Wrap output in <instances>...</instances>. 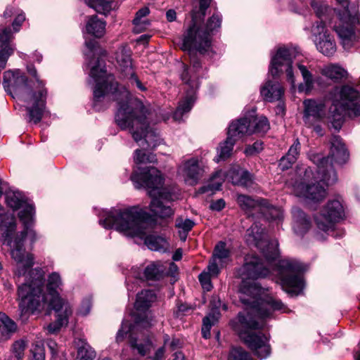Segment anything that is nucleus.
Instances as JSON below:
<instances>
[{
  "label": "nucleus",
  "mask_w": 360,
  "mask_h": 360,
  "mask_svg": "<svg viewBox=\"0 0 360 360\" xmlns=\"http://www.w3.org/2000/svg\"><path fill=\"white\" fill-rule=\"evenodd\" d=\"M240 300L246 306L247 311L238 314L234 330L255 355L266 358L271 352L269 338L251 330L264 328V319L271 317L274 311H286L285 307L281 300L264 295L263 289L257 283L242 288Z\"/></svg>",
  "instance_id": "nucleus-1"
},
{
  "label": "nucleus",
  "mask_w": 360,
  "mask_h": 360,
  "mask_svg": "<svg viewBox=\"0 0 360 360\" xmlns=\"http://www.w3.org/2000/svg\"><path fill=\"white\" fill-rule=\"evenodd\" d=\"M278 246V242L274 240L269 243L264 250L267 265L257 256H247L244 264L238 270L237 276L243 280L257 279L265 278L272 273L278 277L282 288L286 292L301 290L304 284L301 274L304 270L303 265L294 259H283L274 265L273 262L279 256Z\"/></svg>",
  "instance_id": "nucleus-2"
},
{
  "label": "nucleus",
  "mask_w": 360,
  "mask_h": 360,
  "mask_svg": "<svg viewBox=\"0 0 360 360\" xmlns=\"http://www.w3.org/2000/svg\"><path fill=\"white\" fill-rule=\"evenodd\" d=\"M94 108L101 110L107 108L112 101L117 103L115 115L116 124L121 129H129L135 141L141 139L139 133L147 127L148 107L139 98L134 97L130 91H94Z\"/></svg>",
  "instance_id": "nucleus-3"
},
{
  "label": "nucleus",
  "mask_w": 360,
  "mask_h": 360,
  "mask_svg": "<svg viewBox=\"0 0 360 360\" xmlns=\"http://www.w3.org/2000/svg\"><path fill=\"white\" fill-rule=\"evenodd\" d=\"M136 188H146L152 198L150 210L160 218H169L174 210L167 203L174 200V192L162 187L164 178L161 172L154 167H138L130 177Z\"/></svg>",
  "instance_id": "nucleus-4"
},
{
  "label": "nucleus",
  "mask_w": 360,
  "mask_h": 360,
  "mask_svg": "<svg viewBox=\"0 0 360 360\" xmlns=\"http://www.w3.org/2000/svg\"><path fill=\"white\" fill-rule=\"evenodd\" d=\"M211 0H200L199 11H192V25L190 26L183 41V49L191 55L194 51L203 54L211 50L210 34L221 27V18L214 13L205 25V30L198 26V23L205 17Z\"/></svg>",
  "instance_id": "nucleus-5"
},
{
  "label": "nucleus",
  "mask_w": 360,
  "mask_h": 360,
  "mask_svg": "<svg viewBox=\"0 0 360 360\" xmlns=\"http://www.w3.org/2000/svg\"><path fill=\"white\" fill-rule=\"evenodd\" d=\"M150 218L147 212L134 206L122 210L113 209L104 212L99 223L105 229L115 227L124 235L133 237L145 233L146 224Z\"/></svg>",
  "instance_id": "nucleus-6"
},
{
  "label": "nucleus",
  "mask_w": 360,
  "mask_h": 360,
  "mask_svg": "<svg viewBox=\"0 0 360 360\" xmlns=\"http://www.w3.org/2000/svg\"><path fill=\"white\" fill-rule=\"evenodd\" d=\"M329 108L332 126L339 130L345 118L360 116L359 91H329Z\"/></svg>",
  "instance_id": "nucleus-7"
},
{
  "label": "nucleus",
  "mask_w": 360,
  "mask_h": 360,
  "mask_svg": "<svg viewBox=\"0 0 360 360\" xmlns=\"http://www.w3.org/2000/svg\"><path fill=\"white\" fill-rule=\"evenodd\" d=\"M44 277L41 269H32L27 281L19 286V306L25 312L34 313L43 307L47 298L42 294Z\"/></svg>",
  "instance_id": "nucleus-8"
},
{
  "label": "nucleus",
  "mask_w": 360,
  "mask_h": 360,
  "mask_svg": "<svg viewBox=\"0 0 360 360\" xmlns=\"http://www.w3.org/2000/svg\"><path fill=\"white\" fill-rule=\"evenodd\" d=\"M330 154L328 157H323L321 154L310 155V160L318 168V173H321V179L328 184H333L338 181L337 173L332 161L342 165L345 163L349 158L347 150L340 136H333L330 139Z\"/></svg>",
  "instance_id": "nucleus-9"
},
{
  "label": "nucleus",
  "mask_w": 360,
  "mask_h": 360,
  "mask_svg": "<svg viewBox=\"0 0 360 360\" xmlns=\"http://www.w3.org/2000/svg\"><path fill=\"white\" fill-rule=\"evenodd\" d=\"M86 46L89 49L86 55L90 58L88 62L90 69L89 84L94 90H118V83L114 75L107 73L105 61L101 58H95L96 53H104L100 49L98 51V42L91 39L86 41Z\"/></svg>",
  "instance_id": "nucleus-10"
},
{
  "label": "nucleus",
  "mask_w": 360,
  "mask_h": 360,
  "mask_svg": "<svg viewBox=\"0 0 360 360\" xmlns=\"http://www.w3.org/2000/svg\"><path fill=\"white\" fill-rule=\"evenodd\" d=\"M298 172L301 179L294 184L297 195L313 201H320L326 196V191L319 182L322 181L328 186L330 184L321 179V173H318L317 167L316 174L309 167L300 169Z\"/></svg>",
  "instance_id": "nucleus-11"
},
{
  "label": "nucleus",
  "mask_w": 360,
  "mask_h": 360,
  "mask_svg": "<svg viewBox=\"0 0 360 360\" xmlns=\"http://www.w3.org/2000/svg\"><path fill=\"white\" fill-rule=\"evenodd\" d=\"M46 91H9V95L20 104L22 103L27 111L29 121L39 123L48 112L46 109Z\"/></svg>",
  "instance_id": "nucleus-12"
},
{
  "label": "nucleus",
  "mask_w": 360,
  "mask_h": 360,
  "mask_svg": "<svg viewBox=\"0 0 360 360\" xmlns=\"http://www.w3.org/2000/svg\"><path fill=\"white\" fill-rule=\"evenodd\" d=\"M225 176L231 180L233 184L244 188L250 187L253 183L252 175L249 172L238 167H233L227 173L221 170L217 172L211 177L210 182L207 185L199 188L198 193H205L210 192L214 193L215 191L220 190Z\"/></svg>",
  "instance_id": "nucleus-13"
},
{
  "label": "nucleus",
  "mask_w": 360,
  "mask_h": 360,
  "mask_svg": "<svg viewBox=\"0 0 360 360\" xmlns=\"http://www.w3.org/2000/svg\"><path fill=\"white\" fill-rule=\"evenodd\" d=\"M150 120L151 112L148 110L147 114V127L143 130V132L142 130L139 129V133L143 134L141 139L138 142L136 141L140 146L143 147V149H137L134 152V160L136 165L154 163L157 161L156 155L153 153L146 152L145 148L146 146V148L153 149L161 142L159 134L150 127L152 122Z\"/></svg>",
  "instance_id": "nucleus-14"
},
{
  "label": "nucleus",
  "mask_w": 360,
  "mask_h": 360,
  "mask_svg": "<svg viewBox=\"0 0 360 360\" xmlns=\"http://www.w3.org/2000/svg\"><path fill=\"white\" fill-rule=\"evenodd\" d=\"M296 54L297 51L294 48L281 47L272 58L269 68V72L274 77H278L285 72L287 80L291 84L293 89L295 85L292 64L296 58Z\"/></svg>",
  "instance_id": "nucleus-15"
},
{
  "label": "nucleus",
  "mask_w": 360,
  "mask_h": 360,
  "mask_svg": "<svg viewBox=\"0 0 360 360\" xmlns=\"http://www.w3.org/2000/svg\"><path fill=\"white\" fill-rule=\"evenodd\" d=\"M344 209L338 200H330L314 217L318 228L324 232L334 233V225L344 217Z\"/></svg>",
  "instance_id": "nucleus-16"
},
{
  "label": "nucleus",
  "mask_w": 360,
  "mask_h": 360,
  "mask_svg": "<svg viewBox=\"0 0 360 360\" xmlns=\"http://www.w3.org/2000/svg\"><path fill=\"white\" fill-rule=\"evenodd\" d=\"M118 68L123 75L129 79V86L131 88H138L140 90H146L140 80L135 75L131 61V51L128 46H122L118 49L115 56Z\"/></svg>",
  "instance_id": "nucleus-17"
},
{
  "label": "nucleus",
  "mask_w": 360,
  "mask_h": 360,
  "mask_svg": "<svg viewBox=\"0 0 360 360\" xmlns=\"http://www.w3.org/2000/svg\"><path fill=\"white\" fill-rule=\"evenodd\" d=\"M236 129L242 136L250 135L252 134H265L270 129V124L266 117H257L254 115L245 116L233 122Z\"/></svg>",
  "instance_id": "nucleus-18"
},
{
  "label": "nucleus",
  "mask_w": 360,
  "mask_h": 360,
  "mask_svg": "<svg viewBox=\"0 0 360 360\" xmlns=\"http://www.w3.org/2000/svg\"><path fill=\"white\" fill-rule=\"evenodd\" d=\"M339 20V24L335 25L334 30L340 39L343 48L349 49L356 41V35L353 28L356 18L347 10L344 12L343 15H340Z\"/></svg>",
  "instance_id": "nucleus-19"
},
{
  "label": "nucleus",
  "mask_w": 360,
  "mask_h": 360,
  "mask_svg": "<svg viewBox=\"0 0 360 360\" xmlns=\"http://www.w3.org/2000/svg\"><path fill=\"white\" fill-rule=\"evenodd\" d=\"M49 306L55 310L56 315V321L51 323L47 326V330L49 333H55L58 332L60 328L68 323V318L72 314V309L70 304L65 302L62 299L58 297L53 299L49 302Z\"/></svg>",
  "instance_id": "nucleus-20"
},
{
  "label": "nucleus",
  "mask_w": 360,
  "mask_h": 360,
  "mask_svg": "<svg viewBox=\"0 0 360 360\" xmlns=\"http://www.w3.org/2000/svg\"><path fill=\"white\" fill-rule=\"evenodd\" d=\"M304 110L303 120L306 125L311 127L325 115L326 104L314 100H305L303 103Z\"/></svg>",
  "instance_id": "nucleus-21"
},
{
  "label": "nucleus",
  "mask_w": 360,
  "mask_h": 360,
  "mask_svg": "<svg viewBox=\"0 0 360 360\" xmlns=\"http://www.w3.org/2000/svg\"><path fill=\"white\" fill-rule=\"evenodd\" d=\"M241 138L242 136L236 129V124L231 122L228 129L226 141L219 146V158L222 160L228 158L231 154L236 142Z\"/></svg>",
  "instance_id": "nucleus-22"
},
{
  "label": "nucleus",
  "mask_w": 360,
  "mask_h": 360,
  "mask_svg": "<svg viewBox=\"0 0 360 360\" xmlns=\"http://www.w3.org/2000/svg\"><path fill=\"white\" fill-rule=\"evenodd\" d=\"M203 169L198 165L196 159L192 158L186 161L183 166V175L185 181L189 185H195L201 178Z\"/></svg>",
  "instance_id": "nucleus-23"
},
{
  "label": "nucleus",
  "mask_w": 360,
  "mask_h": 360,
  "mask_svg": "<svg viewBox=\"0 0 360 360\" xmlns=\"http://www.w3.org/2000/svg\"><path fill=\"white\" fill-rule=\"evenodd\" d=\"M26 76L18 69L9 70L4 73L3 85L4 89H19L25 85Z\"/></svg>",
  "instance_id": "nucleus-24"
},
{
  "label": "nucleus",
  "mask_w": 360,
  "mask_h": 360,
  "mask_svg": "<svg viewBox=\"0 0 360 360\" xmlns=\"http://www.w3.org/2000/svg\"><path fill=\"white\" fill-rule=\"evenodd\" d=\"M292 212L294 221V231L297 234L302 236L309 229L311 225L310 219L298 207H294Z\"/></svg>",
  "instance_id": "nucleus-25"
},
{
  "label": "nucleus",
  "mask_w": 360,
  "mask_h": 360,
  "mask_svg": "<svg viewBox=\"0 0 360 360\" xmlns=\"http://www.w3.org/2000/svg\"><path fill=\"white\" fill-rule=\"evenodd\" d=\"M195 101L194 94L187 95L184 98L179 101L176 110L173 112L172 119L175 122H180L183 117L191 110Z\"/></svg>",
  "instance_id": "nucleus-26"
},
{
  "label": "nucleus",
  "mask_w": 360,
  "mask_h": 360,
  "mask_svg": "<svg viewBox=\"0 0 360 360\" xmlns=\"http://www.w3.org/2000/svg\"><path fill=\"white\" fill-rule=\"evenodd\" d=\"M300 143L296 139L289 148L286 155L282 157L279 161V167L282 170L289 169L297 160L300 155Z\"/></svg>",
  "instance_id": "nucleus-27"
},
{
  "label": "nucleus",
  "mask_w": 360,
  "mask_h": 360,
  "mask_svg": "<svg viewBox=\"0 0 360 360\" xmlns=\"http://www.w3.org/2000/svg\"><path fill=\"white\" fill-rule=\"evenodd\" d=\"M156 300V295L153 290H145L136 295L134 307L138 311H144L148 309L152 303Z\"/></svg>",
  "instance_id": "nucleus-28"
},
{
  "label": "nucleus",
  "mask_w": 360,
  "mask_h": 360,
  "mask_svg": "<svg viewBox=\"0 0 360 360\" xmlns=\"http://www.w3.org/2000/svg\"><path fill=\"white\" fill-rule=\"evenodd\" d=\"M321 73L335 82H340L347 77V72L337 65H329L323 67Z\"/></svg>",
  "instance_id": "nucleus-29"
},
{
  "label": "nucleus",
  "mask_w": 360,
  "mask_h": 360,
  "mask_svg": "<svg viewBox=\"0 0 360 360\" xmlns=\"http://www.w3.org/2000/svg\"><path fill=\"white\" fill-rule=\"evenodd\" d=\"M105 21L99 19L96 15L91 16L86 25V32L97 37H103L105 32Z\"/></svg>",
  "instance_id": "nucleus-30"
},
{
  "label": "nucleus",
  "mask_w": 360,
  "mask_h": 360,
  "mask_svg": "<svg viewBox=\"0 0 360 360\" xmlns=\"http://www.w3.org/2000/svg\"><path fill=\"white\" fill-rule=\"evenodd\" d=\"M316 49L326 56H333L336 51V44L333 37L329 35H323V37L314 40Z\"/></svg>",
  "instance_id": "nucleus-31"
},
{
  "label": "nucleus",
  "mask_w": 360,
  "mask_h": 360,
  "mask_svg": "<svg viewBox=\"0 0 360 360\" xmlns=\"http://www.w3.org/2000/svg\"><path fill=\"white\" fill-rule=\"evenodd\" d=\"M6 202L7 205L15 210L20 207H22L23 210L26 205H30L27 203L24 196L18 191H14L11 190H7L5 191Z\"/></svg>",
  "instance_id": "nucleus-32"
},
{
  "label": "nucleus",
  "mask_w": 360,
  "mask_h": 360,
  "mask_svg": "<svg viewBox=\"0 0 360 360\" xmlns=\"http://www.w3.org/2000/svg\"><path fill=\"white\" fill-rule=\"evenodd\" d=\"M191 67H190V68L187 67L184 64L183 65L184 70L181 75V80L185 84H188L191 89H194V88L197 89V88H198V86L197 85L194 86V85L191 84V83L194 82V81H193L191 79L192 77L190 74L191 72L193 73H197L199 71V70L200 69L201 65H200V61L194 56H192L191 58Z\"/></svg>",
  "instance_id": "nucleus-33"
},
{
  "label": "nucleus",
  "mask_w": 360,
  "mask_h": 360,
  "mask_svg": "<svg viewBox=\"0 0 360 360\" xmlns=\"http://www.w3.org/2000/svg\"><path fill=\"white\" fill-rule=\"evenodd\" d=\"M145 243L151 250L166 252L169 248L167 239L160 236H148L146 237Z\"/></svg>",
  "instance_id": "nucleus-34"
},
{
  "label": "nucleus",
  "mask_w": 360,
  "mask_h": 360,
  "mask_svg": "<svg viewBox=\"0 0 360 360\" xmlns=\"http://www.w3.org/2000/svg\"><path fill=\"white\" fill-rule=\"evenodd\" d=\"M230 257L231 251L226 243L219 241L214 247L212 257L219 261L221 266H224L229 261Z\"/></svg>",
  "instance_id": "nucleus-35"
},
{
  "label": "nucleus",
  "mask_w": 360,
  "mask_h": 360,
  "mask_svg": "<svg viewBox=\"0 0 360 360\" xmlns=\"http://www.w3.org/2000/svg\"><path fill=\"white\" fill-rule=\"evenodd\" d=\"M259 212L269 220L281 221L283 219V210L281 208L269 205L265 200H262V203Z\"/></svg>",
  "instance_id": "nucleus-36"
},
{
  "label": "nucleus",
  "mask_w": 360,
  "mask_h": 360,
  "mask_svg": "<svg viewBox=\"0 0 360 360\" xmlns=\"http://www.w3.org/2000/svg\"><path fill=\"white\" fill-rule=\"evenodd\" d=\"M237 202L242 210L247 212H250L252 210L259 212L262 200L259 202L248 195H238Z\"/></svg>",
  "instance_id": "nucleus-37"
},
{
  "label": "nucleus",
  "mask_w": 360,
  "mask_h": 360,
  "mask_svg": "<svg viewBox=\"0 0 360 360\" xmlns=\"http://www.w3.org/2000/svg\"><path fill=\"white\" fill-rule=\"evenodd\" d=\"M297 68L303 79V84H301L299 86V90H303L304 87L305 88V90H311L314 88V84L316 81L313 75L304 65L298 64Z\"/></svg>",
  "instance_id": "nucleus-38"
},
{
  "label": "nucleus",
  "mask_w": 360,
  "mask_h": 360,
  "mask_svg": "<svg viewBox=\"0 0 360 360\" xmlns=\"http://www.w3.org/2000/svg\"><path fill=\"white\" fill-rule=\"evenodd\" d=\"M61 285L62 281L58 273L53 272L49 275L48 278L47 290L51 296L50 302L56 297L61 299L56 291L57 288H58Z\"/></svg>",
  "instance_id": "nucleus-39"
},
{
  "label": "nucleus",
  "mask_w": 360,
  "mask_h": 360,
  "mask_svg": "<svg viewBox=\"0 0 360 360\" xmlns=\"http://www.w3.org/2000/svg\"><path fill=\"white\" fill-rule=\"evenodd\" d=\"M148 13L149 9L147 7L142 8L136 12V16L133 20V24L134 25V30L135 32H141L149 25V22L144 19Z\"/></svg>",
  "instance_id": "nucleus-40"
},
{
  "label": "nucleus",
  "mask_w": 360,
  "mask_h": 360,
  "mask_svg": "<svg viewBox=\"0 0 360 360\" xmlns=\"http://www.w3.org/2000/svg\"><path fill=\"white\" fill-rule=\"evenodd\" d=\"M163 272L164 268L162 266L152 263L145 268L143 276L148 281H156L162 277Z\"/></svg>",
  "instance_id": "nucleus-41"
},
{
  "label": "nucleus",
  "mask_w": 360,
  "mask_h": 360,
  "mask_svg": "<svg viewBox=\"0 0 360 360\" xmlns=\"http://www.w3.org/2000/svg\"><path fill=\"white\" fill-rule=\"evenodd\" d=\"M84 1L98 13L105 15L112 9V0H84Z\"/></svg>",
  "instance_id": "nucleus-42"
},
{
  "label": "nucleus",
  "mask_w": 360,
  "mask_h": 360,
  "mask_svg": "<svg viewBox=\"0 0 360 360\" xmlns=\"http://www.w3.org/2000/svg\"><path fill=\"white\" fill-rule=\"evenodd\" d=\"M220 314L214 312L213 314H208L202 320V335L205 339L210 337V328L219 319Z\"/></svg>",
  "instance_id": "nucleus-43"
},
{
  "label": "nucleus",
  "mask_w": 360,
  "mask_h": 360,
  "mask_svg": "<svg viewBox=\"0 0 360 360\" xmlns=\"http://www.w3.org/2000/svg\"><path fill=\"white\" fill-rule=\"evenodd\" d=\"M311 6L314 11L316 15L321 20H326V16L330 12L332 11V8H330L326 3L321 1H312Z\"/></svg>",
  "instance_id": "nucleus-44"
},
{
  "label": "nucleus",
  "mask_w": 360,
  "mask_h": 360,
  "mask_svg": "<svg viewBox=\"0 0 360 360\" xmlns=\"http://www.w3.org/2000/svg\"><path fill=\"white\" fill-rule=\"evenodd\" d=\"M311 34L314 37V40L323 37V35H329L326 27L325 22L323 20L316 22L311 27Z\"/></svg>",
  "instance_id": "nucleus-45"
},
{
  "label": "nucleus",
  "mask_w": 360,
  "mask_h": 360,
  "mask_svg": "<svg viewBox=\"0 0 360 360\" xmlns=\"http://www.w3.org/2000/svg\"><path fill=\"white\" fill-rule=\"evenodd\" d=\"M77 356L79 360H93L96 356L95 351L87 344L79 347Z\"/></svg>",
  "instance_id": "nucleus-46"
},
{
  "label": "nucleus",
  "mask_w": 360,
  "mask_h": 360,
  "mask_svg": "<svg viewBox=\"0 0 360 360\" xmlns=\"http://www.w3.org/2000/svg\"><path fill=\"white\" fill-rule=\"evenodd\" d=\"M194 225V221L189 219H184L181 217H179L176 219V227L182 229L184 231V236L181 238L183 240H186L188 232L192 229Z\"/></svg>",
  "instance_id": "nucleus-47"
},
{
  "label": "nucleus",
  "mask_w": 360,
  "mask_h": 360,
  "mask_svg": "<svg viewBox=\"0 0 360 360\" xmlns=\"http://www.w3.org/2000/svg\"><path fill=\"white\" fill-rule=\"evenodd\" d=\"M247 233L258 244L263 239L264 229L258 223H255L248 229Z\"/></svg>",
  "instance_id": "nucleus-48"
},
{
  "label": "nucleus",
  "mask_w": 360,
  "mask_h": 360,
  "mask_svg": "<svg viewBox=\"0 0 360 360\" xmlns=\"http://www.w3.org/2000/svg\"><path fill=\"white\" fill-rule=\"evenodd\" d=\"M229 360H253L250 354L242 348H233L229 356Z\"/></svg>",
  "instance_id": "nucleus-49"
},
{
  "label": "nucleus",
  "mask_w": 360,
  "mask_h": 360,
  "mask_svg": "<svg viewBox=\"0 0 360 360\" xmlns=\"http://www.w3.org/2000/svg\"><path fill=\"white\" fill-rule=\"evenodd\" d=\"M130 345L133 349H137L138 352L143 356L150 349V342L148 340L144 343H137L136 339L130 338Z\"/></svg>",
  "instance_id": "nucleus-50"
},
{
  "label": "nucleus",
  "mask_w": 360,
  "mask_h": 360,
  "mask_svg": "<svg viewBox=\"0 0 360 360\" xmlns=\"http://www.w3.org/2000/svg\"><path fill=\"white\" fill-rule=\"evenodd\" d=\"M0 321L3 324L2 330H5L8 333H13L16 330L15 323L4 313H0Z\"/></svg>",
  "instance_id": "nucleus-51"
},
{
  "label": "nucleus",
  "mask_w": 360,
  "mask_h": 360,
  "mask_svg": "<svg viewBox=\"0 0 360 360\" xmlns=\"http://www.w3.org/2000/svg\"><path fill=\"white\" fill-rule=\"evenodd\" d=\"M26 342L22 340L15 341L13 343L12 347L13 352L18 360H20L23 358L24 351L26 348Z\"/></svg>",
  "instance_id": "nucleus-52"
},
{
  "label": "nucleus",
  "mask_w": 360,
  "mask_h": 360,
  "mask_svg": "<svg viewBox=\"0 0 360 360\" xmlns=\"http://www.w3.org/2000/svg\"><path fill=\"white\" fill-rule=\"evenodd\" d=\"M27 70L30 76L33 77L32 82L36 83V88L43 89L45 86V82L40 79L35 67L32 65H27Z\"/></svg>",
  "instance_id": "nucleus-53"
},
{
  "label": "nucleus",
  "mask_w": 360,
  "mask_h": 360,
  "mask_svg": "<svg viewBox=\"0 0 360 360\" xmlns=\"http://www.w3.org/2000/svg\"><path fill=\"white\" fill-rule=\"evenodd\" d=\"M263 149V143L259 141H255L252 145L245 147V153L247 156L255 155Z\"/></svg>",
  "instance_id": "nucleus-54"
},
{
  "label": "nucleus",
  "mask_w": 360,
  "mask_h": 360,
  "mask_svg": "<svg viewBox=\"0 0 360 360\" xmlns=\"http://www.w3.org/2000/svg\"><path fill=\"white\" fill-rule=\"evenodd\" d=\"M211 277H213L210 274L206 272L205 271L202 272L199 275V281L202 286V288L206 290L207 291H210L212 288V283H211Z\"/></svg>",
  "instance_id": "nucleus-55"
},
{
  "label": "nucleus",
  "mask_w": 360,
  "mask_h": 360,
  "mask_svg": "<svg viewBox=\"0 0 360 360\" xmlns=\"http://www.w3.org/2000/svg\"><path fill=\"white\" fill-rule=\"evenodd\" d=\"M265 94L263 95L264 98L266 101L274 102L281 101L284 91H264Z\"/></svg>",
  "instance_id": "nucleus-56"
},
{
  "label": "nucleus",
  "mask_w": 360,
  "mask_h": 360,
  "mask_svg": "<svg viewBox=\"0 0 360 360\" xmlns=\"http://www.w3.org/2000/svg\"><path fill=\"white\" fill-rule=\"evenodd\" d=\"M219 261L215 260L212 257L210 261L209 265L207 266V273L210 274L213 277L217 276L220 271V268H221Z\"/></svg>",
  "instance_id": "nucleus-57"
},
{
  "label": "nucleus",
  "mask_w": 360,
  "mask_h": 360,
  "mask_svg": "<svg viewBox=\"0 0 360 360\" xmlns=\"http://www.w3.org/2000/svg\"><path fill=\"white\" fill-rule=\"evenodd\" d=\"M32 354V360H44L45 353L44 348L38 345H36L31 349Z\"/></svg>",
  "instance_id": "nucleus-58"
},
{
  "label": "nucleus",
  "mask_w": 360,
  "mask_h": 360,
  "mask_svg": "<svg viewBox=\"0 0 360 360\" xmlns=\"http://www.w3.org/2000/svg\"><path fill=\"white\" fill-rule=\"evenodd\" d=\"M130 330V326L128 323H124L122 324L121 328L118 330L116 336L117 342H122L128 332Z\"/></svg>",
  "instance_id": "nucleus-59"
},
{
  "label": "nucleus",
  "mask_w": 360,
  "mask_h": 360,
  "mask_svg": "<svg viewBox=\"0 0 360 360\" xmlns=\"http://www.w3.org/2000/svg\"><path fill=\"white\" fill-rule=\"evenodd\" d=\"M25 17L24 14H19L16 16L15 20L13 22L12 26L15 32H18L19 30V27L21 26L22 23L25 21Z\"/></svg>",
  "instance_id": "nucleus-60"
},
{
  "label": "nucleus",
  "mask_w": 360,
  "mask_h": 360,
  "mask_svg": "<svg viewBox=\"0 0 360 360\" xmlns=\"http://www.w3.org/2000/svg\"><path fill=\"white\" fill-rule=\"evenodd\" d=\"M210 207L212 210L221 211L225 207V202L223 199H219L213 201Z\"/></svg>",
  "instance_id": "nucleus-61"
},
{
  "label": "nucleus",
  "mask_w": 360,
  "mask_h": 360,
  "mask_svg": "<svg viewBox=\"0 0 360 360\" xmlns=\"http://www.w3.org/2000/svg\"><path fill=\"white\" fill-rule=\"evenodd\" d=\"M153 319L151 318H148L146 316H144L143 317L139 316L136 319V322L138 324L141 325L143 327H149L152 325Z\"/></svg>",
  "instance_id": "nucleus-62"
},
{
  "label": "nucleus",
  "mask_w": 360,
  "mask_h": 360,
  "mask_svg": "<svg viewBox=\"0 0 360 360\" xmlns=\"http://www.w3.org/2000/svg\"><path fill=\"white\" fill-rule=\"evenodd\" d=\"M261 90H281L278 85L273 81H267L264 85L262 87Z\"/></svg>",
  "instance_id": "nucleus-63"
},
{
  "label": "nucleus",
  "mask_w": 360,
  "mask_h": 360,
  "mask_svg": "<svg viewBox=\"0 0 360 360\" xmlns=\"http://www.w3.org/2000/svg\"><path fill=\"white\" fill-rule=\"evenodd\" d=\"M46 345L53 356L57 354L58 347L54 340L51 339L47 340Z\"/></svg>",
  "instance_id": "nucleus-64"
}]
</instances>
